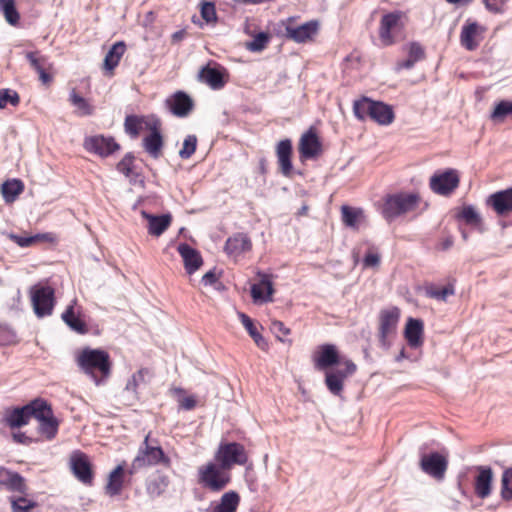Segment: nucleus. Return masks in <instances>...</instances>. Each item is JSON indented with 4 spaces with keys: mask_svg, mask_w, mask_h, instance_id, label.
I'll list each match as a JSON object with an SVG mask.
<instances>
[{
    "mask_svg": "<svg viewBox=\"0 0 512 512\" xmlns=\"http://www.w3.org/2000/svg\"><path fill=\"white\" fill-rule=\"evenodd\" d=\"M428 204L417 192H399L387 195L382 206V215L391 221L400 216L422 213Z\"/></svg>",
    "mask_w": 512,
    "mask_h": 512,
    "instance_id": "1",
    "label": "nucleus"
},
{
    "mask_svg": "<svg viewBox=\"0 0 512 512\" xmlns=\"http://www.w3.org/2000/svg\"><path fill=\"white\" fill-rule=\"evenodd\" d=\"M76 363L96 384L106 379L111 373L112 363L110 355L102 349L83 348L76 356Z\"/></svg>",
    "mask_w": 512,
    "mask_h": 512,
    "instance_id": "2",
    "label": "nucleus"
},
{
    "mask_svg": "<svg viewBox=\"0 0 512 512\" xmlns=\"http://www.w3.org/2000/svg\"><path fill=\"white\" fill-rule=\"evenodd\" d=\"M132 464L133 469L137 471L154 466L170 468L171 459L161 447L159 440L152 438V432H148L140 444Z\"/></svg>",
    "mask_w": 512,
    "mask_h": 512,
    "instance_id": "3",
    "label": "nucleus"
},
{
    "mask_svg": "<svg viewBox=\"0 0 512 512\" xmlns=\"http://www.w3.org/2000/svg\"><path fill=\"white\" fill-rule=\"evenodd\" d=\"M231 480V472L216 460L208 461L197 469L198 484L213 493L223 491Z\"/></svg>",
    "mask_w": 512,
    "mask_h": 512,
    "instance_id": "4",
    "label": "nucleus"
},
{
    "mask_svg": "<svg viewBox=\"0 0 512 512\" xmlns=\"http://www.w3.org/2000/svg\"><path fill=\"white\" fill-rule=\"evenodd\" d=\"M353 112L357 119L363 121L370 118L379 125H389L395 118L390 105L381 101H374L365 96L354 101Z\"/></svg>",
    "mask_w": 512,
    "mask_h": 512,
    "instance_id": "5",
    "label": "nucleus"
},
{
    "mask_svg": "<svg viewBox=\"0 0 512 512\" xmlns=\"http://www.w3.org/2000/svg\"><path fill=\"white\" fill-rule=\"evenodd\" d=\"M249 456L244 445L238 442H221L214 453V460L231 472L236 465L244 466Z\"/></svg>",
    "mask_w": 512,
    "mask_h": 512,
    "instance_id": "6",
    "label": "nucleus"
},
{
    "mask_svg": "<svg viewBox=\"0 0 512 512\" xmlns=\"http://www.w3.org/2000/svg\"><path fill=\"white\" fill-rule=\"evenodd\" d=\"M136 472L137 470L133 469L132 463L130 468H128L127 462L122 460L107 476L104 487L106 495L110 497L120 495L125 487L131 485L132 477Z\"/></svg>",
    "mask_w": 512,
    "mask_h": 512,
    "instance_id": "7",
    "label": "nucleus"
},
{
    "mask_svg": "<svg viewBox=\"0 0 512 512\" xmlns=\"http://www.w3.org/2000/svg\"><path fill=\"white\" fill-rule=\"evenodd\" d=\"M30 295L37 317L42 318L52 314L56 303L55 290L52 286L36 284L31 288Z\"/></svg>",
    "mask_w": 512,
    "mask_h": 512,
    "instance_id": "8",
    "label": "nucleus"
},
{
    "mask_svg": "<svg viewBox=\"0 0 512 512\" xmlns=\"http://www.w3.org/2000/svg\"><path fill=\"white\" fill-rule=\"evenodd\" d=\"M295 20L296 17H289L282 22L285 27V37L296 43H307L313 41L319 32V21L310 20L302 25L293 26Z\"/></svg>",
    "mask_w": 512,
    "mask_h": 512,
    "instance_id": "9",
    "label": "nucleus"
},
{
    "mask_svg": "<svg viewBox=\"0 0 512 512\" xmlns=\"http://www.w3.org/2000/svg\"><path fill=\"white\" fill-rule=\"evenodd\" d=\"M400 315L401 310L396 306L380 310L378 315V338L382 346H388L390 338L396 334Z\"/></svg>",
    "mask_w": 512,
    "mask_h": 512,
    "instance_id": "10",
    "label": "nucleus"
},
{
    "mask_svg": "<svg viewBox=\"0 0 512 512\" xmlns=\"http://www.w3.org/2000/svg\"><path fill=\"white\" fill-rule=\"evenodd\" d=\"M298 152L302 162L317 159L323 154V144L316 127H309V129L300 136Z\"/></svg>",
    "mask_w": 512,
    "mask_h": 512,
    "instance_id": "11",
    "label": "nucleus"
},
{
    "mask_svg": "<svg viewBox=\"0 0 512 512\" xmlns=\"http://www.w3.org/2000/svg\"><path fill=\"white\" fill-rule=\"evenodd\" d=\"M403 16L401 11L390 12L382 16L379 25V39L382 45L391 46L396 43V34L404 27Z\"/></svg>",
    "mask_w": 512,
    "mask_h": 512,
    "instance_id": "12",
    "label": "nucleus"
},
{
    "mask_svg": "<svg viewBox=\"0 0 512 512\" xmlns=\"http://www.w3.org/2000/svg\"><path fill=\"white\" fill-rule=\"evenodd\" d=\"M34 418L39 421V431L47 440H52L58 433L59 423L53 415V411L48 402L38 398Z\"/></svg>",
    "mask_w": 512,
    "mask_h": 512,
    "instance_id": "13",
    "label": "nucleus"
},
{
    "mask_svg": "<svg viewBox=\"0 0 512 512\" xmlns=\"http://www.w3.org/2000/svg\"><path fill=\"white\" fill-rule=\"evenodd\" d=\"M460 184V176L455 169H446L433 174L429 181L430 189L441 196L451 195Z\"/></svg>",
    "mask_w": 512,
    "mask_h": 512,
    "instance_id": "14",
    "label": "nucleus"
},
{
    "mask_svg": "<svg viewBox=\"0 0 512 512\" xmlns=\"http://www.w3.org/2000/svg\"><path fill=\"white\" fill-rule=\"evenodd\" d=\"M69 464L73 475L86 486H92L94 482V470L89 456L80 450H75L70 455Z\"/></svg>",
    "mask_w": 512,
    "mask_h": 512,
    "instance_id": "15",
    "label": "nucleus"
},
{
    "mask_svg": "<svg viewBox=\"0 0 512 512\" xmlns=\"http://www.w3.org/2000/svg\"><path fill=\"white\" fill-rule=\"evenodd\" d=\"M62 321L75 333L86 335L90 332L89 326L84 319L82 307L78 305V300L74 298L61 314Z\"/></svg>",
    "mask_w": 512,
    "mask_h": 512,
    "instance_id": "16",
    "label": "nucleus"
},
{
    "mask_svg": "<svg viewBox=\"0 0 512 512\" xmlns=\"http://www.w3.org/2000/svg\"><path fill=\"white\" fill-rule=\"evenodd\" d=\"M344 368L335 371H327L325 374V384L327 389L336 396H340L344 389V381L347 377L353 375L357 369L353 361L346 359L343 361Z\"/></svg>",
    "mask_w": 512,
    "mask_h": 512,
    "instance_id": "17",
    "label": "nucleus"
},
{
    "mask_svg": "<svg viewBox=\"0 0 512 512\" xmlns=\"http://www.w3.org/2000/svg\"><path fill=\"white\" fill-rule=\"evenodd\" d=\"M84 149L100 157H108L120 149V145L113 137L93 135L86 137L83 142Z\"/></svg>",
    "mask_w": 512,
    "mask_h": 512,
    "instance_id": "18",
    "label": "nucleus"
},
{
    "mask_svg": "<svg viewBox=\"0 0 512 512\" xmlns=\"http://www.w3.org/2000/svg\"><path fill=\"white\" fill-rule=\"evenodd\" d=\"M419 465L421 470L427 475L437 480H442L448 467V461L440 453L433 452L430 454H423Z\"/></svg>",
    "mask_w": 512,
    "mask_h": 512,
    "instance_id": "19",
    "label": "nucleus"
},
{
    "mask_svg": "<svg viewBox=\"0 0 512 512\" xmlns=\"http://www.w3.org/2000/svg\"><path fill=\"white\" fill-rule=\"evenodd\" d=\"M25 58L32 69L38 73L41 83L45 86H49L53 81V64L48 61V57L42 55L40 51L35 50L25 52Z\"/></svg>",
    "mask_w": 512,
    "mask_h": 512,
    "instance_id": "20",
    "label": "nucleus"
},
{
    "mask_svg": "<svg viewBox=\"0 0 512 512\" xmlns=\"http://www.w3.org/2000/svg\"><path fill=\"white\" fill-rule=\"evenodd\" d=\"M198 80L208 85L211 89H222L228 82L227 70L217 63L202 67L198 73Z\"/></svg>",
    "mask_w": 512,
    "mask_h": 512,
    "instance_id": "21",
    "label": "nucleus"
},
{
    "mask_svg": "<svg viewBox=\"0 0 512 512\" xmlns=\"http://www.w3.org/2000/svg\"><path fill=\"white\" fill-rule=\"evenodd\" d=\"M37 404L38 398L23 407H17L7 411L3 419L4 422L10 428H20L27 425L30 418L35 415Z\"/></svg>",
    "mask_w": 512,
    "mask_h": 512,
    "instance_id": "22",
    "label": "nucleus"
},
{
    "mask_svg": "<svg viewBox=\"0 0 512 512\" xmlns=\"http://www.w3.org/2000/svg\"><path fill=\"white\" fill-rule=\"evenodd\" d=\"M169 111L176 117L185 118L194 109L193 99L184 91H176L165 101Z\"/></svg>",
    "mask_w": 512,
    "mask_h": 512,
    "instance_id": "23",
    "label": "nucleus"
},
{
    "mask_svg": "<svg viewBox=\"0 0 512 512\" xmlns=\"http://www.w3.org/2000/svg\"><path fill=\"white\" fill-rule=\"evenodd\" d=\"M313 361L318 370H326L334 365H343L339 352L333 344L320 345L313 354Z\"/></svg>",
    "mask_w": 512,
    "mask_h": 512,
    "instance_id": "24",
    "label": "nucleus"
},
{
    "mask_svg": "<svg viewBox=\"0 0 512 512\" xmlns=\"http://www.w3.org/2000/svg\"><path fill=\"white\" fill-rule=\"evenodd\" d=\"M149 135L143 138V147L145 151L153 158H158L162 154L164 146L163 136L161 134V121L155 119L148 125Z\"/></svg>",
    "mask_w": 512,
    "mask_h": 512,
    "instance_id": "25",
    "label": "nucleus"
},
{
    "mask_svg": "<svg viewBox=\"0 0 512 512\" xmlns=\"http://www.w3.org/2000/svg\"><path fill=\"white\" fill-rule=\"evenodd\" d=\"M275 153L280 173L285 177H291L293 174L292 141L288 138L280 140L276 145Z\"/></svg>",
    "mask_w": 512,
    "mask_h": 512,
    "instance_id": "26",
    "label": "nucleus"
},
{
    "mask_svg": "<svg viewBox=\"0 0 512 512\" xmlns=\"http://www.w3.org/2000/svg\"><path fill=\"white\" fill-rule=\"evenodd\" d=\"M487 205L490 206L497 215L508 216L512 213V187L491 194L487 198Z\"/></svg>",
    "mask_w": 512,
    "mask_h": 512,
    "instance_id": "27",
    "label": "nucleus"
},
{
    "mask_svg": "<svg viewBox=\"0 0 512 512\" xmlns=\"http://www.w3.org/2000/svg\"><path fill=\"white\" fill-rule=\"evenodd\" d=\"M258 277L260 278L259 282L251 286L253 301L255 303L271 302L274 294L271 275L259 272Z\"/></svg>",
    "mask_w": 512,
    "mask_h": 512,
    "instance_id": "28",
    "label": "nucleus"
},
{
    "mask_svg": "<svg viewBox=\"0 0 512 512\" xmlns=\"http://www.w3.org/2000/svg\"><path fill=\"white\" fill-rule=\"evenodd\" d=\"M474 478V492L477 497L485 499L490 496L493 484V471L490 467L479 466Z\"/></svg>",
    "mask_w": 512,
    "mask_h": 512,
    "instance_id": "29",
    "label": "nucleus"
},
{
    "mask_svg": "<svg viewBox=\"0 0 512 512\" xmlns=\"http://www.w3.org/2000/svg\"><path fill=\"white\" fill-rule=\"evenodd\" d=\"M0 488L20 494H25L27 491V485L24 477L5 467H0Z\"/></svg>",
    "mask_w": 512,
    "mask_h": 512,
    "instance_id": "30",
    "label": "nucleus"
},
{
    "mask_svg": "<svg viewBox=\"0 0 512 512\" xmlns=\"http://www.w3.org/2000/svg\"><path fill=\"white\" fill-rule=\"evenodd\" d=\"M252 249V241L246 233H235L230 236L224 246L227 255L235 259Z\"/></svg>",
    "mask_w": 512,
    "mask_h": 512,
    "instance_id": "31",
    "label": "nucleus"
},
{
    "mask_svg": "<svg viewBox=\"0 0 512 512\" xmlns=\"http://www.w3.org/2000/svg\"><path fill=\"white\" fill-rule=\"evenodd\" d=\"M177 251L182 257L184 268L187 274H194L203 265V258L200 252L191 247L189 244H179Z\"/></svg>",
    "mask_w": 512,
    "mask_h": 512,
    "instance_id": "32",
    "label": "nucleus"
},
{
    "mask_svg": "<svg viewBox=\"0 0 512 512\" xmlns=\"http://www.w3.org/2000/svg\"><path fill=\"white\" fill-rule=\"evenodd\" d=\"M403 50L407 53V59L397 62V71L411 69L417 62L424 60L426 57L425 48L417 41L409 42L403 47Z\"/></svg>",
    "mask_w": 512,
    "mask_h": 512,
    "instance_id": "33",
    "label": "nucleus"
},
{
    "mask_svg": "<svg viewBox=\"0 0 512 512\" xmlns=\"http://www.w3.org/2000/svg\"><path fill=\"white\" fill-rule=\"evenodd\" d=\"M404 337L411 348H418L424 342V324L420 319L409 318L405 325Z\"/></svg>",
    "mask_w": 512,
    "mask_h": 512,
    "instance_id": "34",
    "label": "nucleus"
},
{
    "mask_svg": "<svg viewBox=\"0 0 512 512\" xmlns=\"http://www.w3.org/2000/svg\"><path fill=\"white\" fill-rule=\"evenodd\" d=\"M154 377V372L148 367L140 368L132 374L126 383V391L132 393L137 399L139 398V389L150 384Z\"/></svg>",
    "mask_w": 512,
    "mask_h": 512,
    "instance_id": "35",
    "label": "nucleus"
},
{
    "mask_svg": "<svg viewBox=\"0 0 512 512\" xmlns=\"http://www.w3.org/2000/svg\"><path fill=\"white\" fill-rule=\"evenodd\" d=\"M155 119L158 118L154 116L127 115L124 121L125 132L131 138L136 139L143 130H148V125Z\"/></svg>",
    "mask_w": 512,
    "mask_h": 512,
    "instance_id": "36",
    "label": "nucleus"
},
{
    "mask_svg": "<svg viewBox=\"0 0 512 512\" xmlns=\"http://www.w3.org/2000/svg\"><path fill=\"white\" fill-rule=\"evenodd\" d=\"M481 32L482 28L476 22L465 24L460 34L461 45L469 51L475 50L479 45Z\"/></svg>",
    "mask_w": 512,
    "mask_h": 512,
    "instance_id": "37",
    "label": "nucleus"
},
{
    "mask_svg": "<svg viewBox=\"0 0 512 512\" xmlns=\"http://www.w3.org/2000/svg\"><path fill=\"white\" fill-rule=\"evenodd\" d=\"M142 216L148 220V232L152 236L162 235L170 226L172 217L170 214L155 216L143 211Z\"/></svg>",
    "mask_w": 512,
    "mask_h": 512,
    "instance_id": "38",
    "label": "nucleus"
},
{
    "mask_svg": "<svg viewBox=\"0 0 512 512\" xmlns=\"http://www.w3.org/2000/svg\"><path fill=\"white\" fill-rule=\"evenodd\" d=\"M126 51V44L123 41L112 45L104 58L103 69L112 76L114 69L119 65L122 56Z\"/></svg>",
    "mask_w": 512,
    "mask_h": 512,
    "instance_id": "39",
    "label": "nucleus"
},
{
    "mask_svg": "<svg viewBox=\"0 0 512 512\" xmlns=\"http://www.w3.org/2000/svg\"><path fill=\"white\" fill-rule=\"evenodd\" d=\"M69 102L75 107V113L80 117L91 116L95 112L92 101L82 97L75 88L69 93Z\"/></svg>",
    "mask_w": 512,
    "mask_h": 512,
    "instance_id": "40",
    "label": "nucleus"
},
{
    "mask_svg": "<svg viewBox=\"0 0 512 512\" xmlns=\"http://www.w3.org/2000/svg\"><path fill=\"white\" fill-rule=\"evenodd\" d=\"M341 219L345 226L358 230L360 224L365 220L364 211L348 205L341 207Z\"/></svg>",
    "mask_w": 512,
    "mask_h": 512,
    "instance_id": "41",
    "label": "nucleus"
},
{
    "mask_svg": "<svg viewBox=\"0 0 512 512\" xmlns=\"http://www.w3.org/2000/svg\"><path fill=\"white\" fill-rule=\"evenodd\" d=\"M170 484L169 477L162 473H157L146 482V492L151 498L161 496Z\"/></svg>",
    "mask_w": 512,
    "mask_h": 512,
    "instance_id": "42",
    "label": "nucleus"
},
{
    "mask_svg": "<svg viewBox=\"0 0 512 512\" xmlns=\"http://www.w3.org/2000/svg\"><path fill=\"white\" fill-rule=\"evenodd\" d=\"M240 500V495L236 491H228L221 496L219 503L213 506L210 512H236Z\"/></svg>",
    "mask_w": 512,
    "mask_h": 512,
    "instance_id": "43",
    "label": "nucleus"
},
{
    "mask_svg": "<svg viewBox=\"0 0 512 512\" xmlns=\"http://www.w3.org/2000/svg\"><path fill=\"white\" fill-rule=\"evenodd\" d=\"M424 291L427 297L443 302H445L449 296L455 294V288L453 284L438 286L436 284L430 283L425 285Z\"/></svg>",
    "mask_w": 512,
    "mask_h": 512,
    "instance_id": "44",
    "label": "nucleus"
},
{
    "mask_svg": "<svg viewBox=\"0 0 512 512\" xmlns=\"http://www.w3.org/2000/svg\"><path fill=\"white\" fill-rule=\"evenodd\" d=\"M24 184L19 179L7 180L1 185V193L6 203H12L23 192Z\"/></svg>",
    "mask_w": 512,
    "mask_h": 512,
    "instance_id": "45",
    "label": "nucleus"
},
{
    "mask_svg": "<svg viewBox=\"0 0 512 512\" xmlns=\"http://www.w3.org/2000/svg\"><path fill=\"white\" fill-rule=\"evenodd\" d=\"M239 318L241 320L242 325L245 327L249 335L254 340L255 344L261 349L266 351L268 349V342L265 338L257 331L256 326L253 323V320L246 315L245 313H239Z\"/></svg>",
    "mask_w": 512,
    "mask_h": 512,
    "instance_id": "46",
    "label": "nucleus"
},
{
    "mask_svg": "<svg viewBox=\"0 0 512 512\" xmlns=\"http://www.w3.org/2000/svg\"><path fill=\"white\" fill-rule=\"evenodd\" d=\"M117 170L125 177L136 179L138 173L135 170V156L132 153H127L117 164Z\"/></svg>",
    "mask_w": 512,
    "mask_h": 512,
    "instance_id": "47",
    "label": "nucleus"
},
{
    "mask_svg": "<svg viewBox=\"0 0 512 512\" xmlns=\"http://www.w3.org/2000/svg\"><path fill=\"white\" fill-rule=\"evenodd\" d=\"M490 118L495 122H503L506 118L512 119V101L502 100L498 102L495 105Z\"/></svg>",
    "mask_w": 512,
    "mask_h": 512,
    "instance_id": "48",
    "label": "nucleus"
},
{
    "mask_svg": "<svg viewBox=\"0 0 512 512\" xmlns=\"http://www.w3.org/2000/svg\"><path fill=\"white\" fill-rule=\"evenodd\" d=\"M0 10L9 24L15 26L19 23L20 14L16 9L15 0H0Z\"/></svg>",
    "mask_w": 512,
    "mask_h": 512,
    "instance_id": "49",
    "label": "nucleus"
},
{
    "mask_svg": "<svg viewBox=\"0 0 512 512\" xmlns=\"http://www.w3.org/2000/svg\"><path fill=\"white\" fill-rule=\"evenodd\" d=\"M458 218L463 220L467 225L473 226L479 230L482 229V219L472 206H464L458 214Z\"/></svg>",
    "mask_w": 512,
    "mask_h": 512,
    "instance_id": "50",
    "label": "nucleus"
},
{
    "mask_svg": "<svg viewBox=\"0 0 512 512\" xmlns=\"http://www.w3.org/2000/svg\"><path fill=\"white\" fill-rule=\"evenodd\" d=\"M500 495L504 501H512V466L502 473Z\"/></svg>",
    "mask_w": 512,
    "mask_h": 512,
    "instance_id": "51",
    "label": "nucleus"
},
{
    "mask_svg": "<svg viewBox=\"0 0 512 512\" xmlns=\"http://www.w3.org/2000/svg\"><path fill=\"white\" fill-rule=\"evenodd\" d=\"M271 36L267 32H260L256 34L253 39L246 42L245 47L251 52H261L269 44Z\"/></svg>",
    "mask_w": 512,
    "mask_h": 512,
    "instance_id": "52",
    "label": "nucleus"
},
{
    "mask_svg": "<svg viewBox=\"0 0 512 512\" xmlns=\"http://www.w3.org/2000/svg\"><path fill=\"white\" fill-rule=\"evenodd\" d=\"M9 501L12 512H31L37 506L35 501L26 497L12 496L9 498Z\"/></svg>",
    "mask_w": 512,
    "mask_h": 512,
    "instance_id": "53",
    "label": "nucleus"
},
{
    "mask_svg": "<svg viewBox=\"0 0 512 512\" xmlns=\"http://www.w3.org/2000/svg\"><path fill=\"white\" fill-rule=\"evenodd\" d=\"M381 256L379 250L373 244H368L367 252L363 258L364 268H375L380 265Z\"/></svg>",
    "mask_w": 512,
    "mask_h": 512,
    "instance_id": "54",
    "label": "nucleus"
},
{
    "mask_svg": "<svg viewBox=\"0 0 512 512\" xmlns=\"http://www.w3.org/2000/svg\"><path fill=\"white\" fill-rule=\"evenodd\" d=\"M20 103L19 94L11 89H0V109H4L8 104L13 107L18 106Z\"/></svg>",
    "mask_w": 512,
    "mask_h": 512,
    "instance_id": "55",
    "label": "nucleus"
},
{
    "mask_svg": "<svg viewBox=\"0 0 512 512\" xmlns=\"http://www.w3.org/2000/svg\"><path fill=\"white\" fill-rule=\"evenodd\" d=\"M174 395L179 396L178 403L179 407L184 410H192L196 407L197 401L194 396H183L185 390L180 387L172 389Z\"/></svg>",
    "mask_w": 512,
    "mask_h": 512,
    "instance_id": "56",
    "label": "nucleus"
},
{
    "mask_svg": "<svg viewBox=\"0 0 512 512\" xmlns=\"http://www.w3.org/2000/svg\"><path fill=\"white\" fill-rule=\"evenodd\" d=\"M197 143L198 140L195 135H188L183 141L182 148L179 151V156L182 159H189L195 153Z\"/></svg>",
    "mask_w": 512,
    "mask_h": 512,
    "instance_id": "57",
    "label": "nucleus"
},
{
    "mask_svg": "<svg viewBox=\"0 0 512 512\" xmlns=\"http://www.w3.org/2000/svg\"><path fill=\"white\" fill-rule=\"evenodd\" d=\"M271 330L275 333L277 339L283 343H288V345H292L291 339H285V336H288L291 333L290 328L286 327L282 321L274 320L271 323Z\"/></svg>",
    "mask_w": 512,
    "mask_h": 512,
    "instance_id": "58",
    "label": "nucleus"
},
{
    "mask_svg": "<svg viewBox=\"0 0 512 512\" xmlns=\"http://www.w3.org/2000/svg\"><path fill=\"white\" fill-rule=\"evenodd\" d=\"M201 17L207 23H215L217 21V13L215 4L212 2H204L201 5Z\"/></svg>",
    "mask_w": 512,
    "mask_h": 512,
    "instance_id": "59",
    "label": "nucleus"
},
{
    "mask_svg": "<svg viewBox=\"0 0 512 512\" xmlns=\"http://www.w3.org/2000/svg\"><path fill=\"white\" fill-rule=\"evenodd\" d=\"M19 343L17 334L8 328L0 329V346H10Z\"/></svg>",
    "mask_w": 512,
    "mask_h": 512,
    "instance_id": "60",
    "label": "nucleus"
},
{
    "mask_svg": "<svg viewBox=\"0 0 512 512\" xmlns=\"http://www.w3.org/2000/svg\"><path fill=\"white\" fill-rule=\"evenodd\" d=\"M33 239V245H36L38 243H49V244H57L58 243V236L57 234L53 232H46V233H38L35 235H32Z\"/></svg>",
    "mask_w": 512,
    "mask_h": 512,
    "instance_id": "61",
    "label": "nucleus"
},
{
    "mask_svg": "<svg viewBox=\"0 0 512 512\" xmlns=\"http://www.w3.org/2000/svg\"><path fill=\"white\" fill-rule=\"evenodd\" d=\"M9 239L21 248L34 246L32 236H21V235H17V234H10Z\"/></svg>",
    "mask_w": 512,
    "mask_h": 512,
    "instance_id": "62",
    "label": "nucleus"
},
{
    "mask_svg": "<svg viewBox=\"0 0 512 512\" xmlns=\"http://www.w3.org/2000/svg\"><path fill=\"white\" fill-rule=\"evenodd\" d=\"M218 278L214 271H208L202 277V283L204 285H213L217 282Z\"/></svg>",
    "mask_w": 512,
    "mask_h": 512,
    "instance_id": "63",
    "label": "nucleus"
},
{
    "mask_svg": "<svg viewBox=\"0 0 512 512\" xmlns=\"http://www.w3.org/2000/svg\"><path fill=\"white\" fill-rule=\"evenodd\" d=\"M453 245V238L452 237H446L441 243H440V249L441 250H448Z\"/></svg>",
    "mask_w": 512,
    "mask_h": 512,
    "instance_id": "64",
    "label": "nucleus"
}]
</instances>
